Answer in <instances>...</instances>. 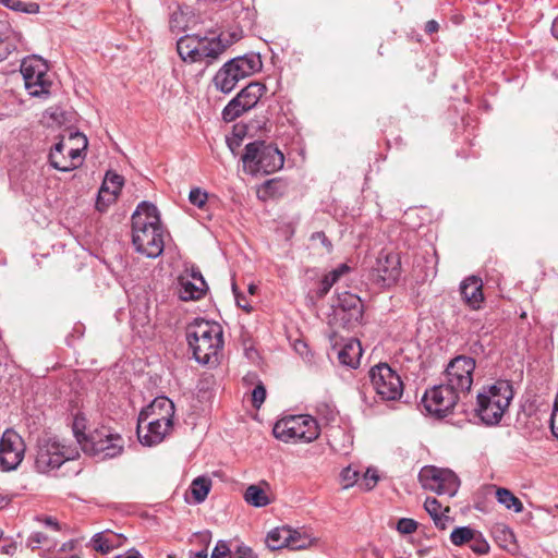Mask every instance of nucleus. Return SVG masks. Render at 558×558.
<instances>
[{"label": "nucleus", "mask_w": 558, "mask_h": 558, "mask_svg": "<svg viewBox=\"0 0 558 558\" xmlns=\"http://www.w3.org/2000/svg\"><path fill=\"white\" fill-rule=\"evenodd\" d=\"M418 481L425 489L449 497H453L460 486L458 476L451 470L434 465L422 468L418 473Z\"/></svg>", "instance_id": "9b49d317"}, {"label": "nucleus", "mask_w": 558, "mask_h": 558, "mask_svg": "<svg viewBox=\"0 0 558 558\" xmlns=\"http://www.w3.org/2000/svg\"><path fill=\"white\" fill-rule=\"evenodd\" d=\"M262 68L258 54H245L226 62L215 74V87L223 94L231 93L238 82L252 75Z\"/></svg>", "instance_id": "423d86ee"}, {"label": "nucleus", "mask_w": 558, "mask_h": 558, "mask_svg": "<svg viewBox=\"0 0 558 558\" xmlns=\"http://www.w3.org/2000/svg\"><path fill=\"white\" fill-rule=\"evenodd\" d=\"M550 429L553 435L558 439V409L553 408L550 416Z\"/></svg>", "instance_id": "13d9d810"}, {"label": "nucleus", "mask_w": 558, "mask_h": 558, "mask_svg": "<svg viewBox=\"0 0 558 558\" xmlns=\"http://www.w3.org/2000/svg\"><path fill=\"white\" fill-rule=\"evenodd\" d=\"M288 548L292 550L307 549L316 544V538L304 530L290 527L288 535Z\"/></svg>", "instance_id": "c85d7f7f"}, {"label": "nucleus", "mask_w": 558, "mask_h": 558, "mask_svg": "<svg viewBox=\"0 0 558 558\" xmlns=\"http://www.w3.org/2000/svg\"><path fill=\"white\" fill-rule=\"evenodd\" d=\"M344 488L353 486L359 481V472L351 466L344 468L340 474Z\"/></svg>", "instance_id": "37998d69"}, {"label": "nucleus", "mask_w": 558, "mask_h": 558, "mask_svg": "<svg viewBox=\"0 0 558 558\" xmlns=\"http://www.w3.org/2000/svg\"><path fill=\"white\" fill-rule=\"evenodd\" d=\"M123 177L118 173L111 171H108L106 173V177L98 193L96 204L98 209H101V206L105 204V202L109 203L116 199L123 185Z\"/></svg>", "instance_id": "aec40b11"}, {"label": "nucleus", "mask_w": 558, "mask_h": 558, "mask_svg": "<svg viewBox=\"0 0 558 558\" xmlns=\"http://www.w3.org/2000/svg\"><path fill=\"white\" fill-rule=\"evenodd\" d=\"M207 198V193L199 187H194L190 191L189 201L198 208H202L206 204Z\"/></svg>", "instance_id": "a18cd8bd"}, {"label": "nucleus", "mask_w": 558, "mask_h": 558, "mask_svg": "<svg viewBox=\"0 0 558 558\" xmlns=\"http://www.w3.org/2000/svg\"><path fill=\"white\" fill-rule=\"evenodd\" d=\"M362 356L361 343L356 339H350L338 352L339 362L351 368H355Z\"/></svg>", "instance_id": "bb28decb"}, {"label": "nucleus", "mask_w": 558, "mask_h": 558, "mask_svg": "<svg viewBox=\"0 0 558 558\" xmlns=\"http://www.w3.org/2000/svg\"><path fill=\"white\" fill-rule=\"evenodd\" d=\"M476 530L470 526L456 527L450 534V541L456 546H462L469 544L474 537Z\"/></svg>", "instance_id": "e433bc0d"}, {"label": "nucleus", "mask_w": 558, "mask_h": 558, "mask_svg": "<svg viewBox=\"0 0 558 558\" xmlns=\"http://www.w3.org/2000/svg\"><path fill=\"white\" fill-rule=\"evenodd\" d=\"M311 240L312 241H319L320 244L326 248L327 252H330L331 248H332V244L331 242L328 240V238L326 236V234L322 231L319 232H314L312 235H311Z\"/></svg>", "instance_id": "5fc2aeb1"}, {"label": "nucleus", "mask_w": 558, "mask_h": 558, "mask_svg": "<svg viewBox=\"0 0 558 558\" xmlns=\"http://www.w3.org/2000/svg\"><path fill=\"white\" fill-rule=\"evenodd\" d=\"M1 4L15 11L34 14L39 11V5L35 2H23L21 0H1Z\"/></svg>", "instance_id": "4c0bfd02"}, {"label": "nucleus", "mask_w": 558, "mask_h": 558, "mask_svg": "<svg viewBox=\"0 0 558 558\" xmlns=\"http://www.w3.org/2000/svg\"><path fill=\"white\" fill-rule=\"evenodd\" d=\"M75 541H69L64 544H62V546L60 547L59 551L60 553H65V551H72L74 548H75Z\"/></svg>", "instance_id": "774afa93"}, {"label": "nucleus", "mask_w": 558, "mask_h": 558, "mask_svg": "<svg viewBox=\"0 0 558 558\" xmlns=\"http://www.w3.org/2000/svg\"><path fill=\"white\" fill-rule=\"evenodd\" d=\"M16 548H17L16 543L10 542V543H8L5 545H2L1 548H0V551L3 555L13 556L15 554V551H16Z\"/></svg>", "instance_id": "052dcab7"}, {"label": "nucleus", "mask_w": 558, "mask_h": 558, "mask_svg": "<svg viewBox=\"0 0 558 558\" xmlns=\"http://www.w3.org/2000/svg\"><path fill=\"white\" fill-rule=\"evenodd\" d=\"M372 277L380 286L389 287L401 276V259L396 252L383 250L372 267Z\"/></svg>", "instance_id": "4468645a"}, {"label": "nucleus", "mask_w": 558, "mask_h": 558, "mask_svg": "<svg viewBox=\"0 0 558 558\" xmlns=\"http://www.w3.org/2000/svg\"><path fill=\"white\" fill-rule=\"evenodd\" d=\"M244 384H262V380L255 373H247L243 378Z\"/></svg>", "instance_id": "e2e57ef3"}, {"label": "nucleus", "mask_w": 558, "mask_h": 558, "mask_svg": "<svg viewBox=\"0 0 558 558\" xmlns=\"http://www.w3.org/2000/svg\"><path fill=\"white\" fill-rule=\"evenodd\" d=\"M132 243L136 252L156 258L163 252V229L155 205L141 203L132 215Z\"/></svg>", "instance_id": "f257e3e1"}, {"label": "nucleus", "mask_w": 558, "mask_h": 558, "mask_svg": "<svg viewBox=\"0 0 558 558\" xmlns=\"http://www.w3.org/2000/svg\"><path fill=\"white\" fill-rule=\"evenodd\" d=\"M44 523L47 526L52 527V529H54L57 531L60 530V525H59L58 521L56 519L51 518V517L45 518Z\"/></svg>", "instance_id": "69168bd1"}, {"label": "nucleus", "mask_w": 558, "mask_h": 558, "mask_svg": "<svg viewBox=\"0 0 558 558\" xmlns=\"http://www.w3.org/2000/svg\"><path fill=\"white\" fill-rule=\"evenodd\" d=\"M424 508L427 511V513L432 517L433 520H434V518L440 517L442 514L440 512L441 504L436 498H433V497L426 498V500L424 502Z\"/></svg>", "instance_id": "de8ad7c7"}, {"label": "nucleus", "mask_w": 558, "mask_h": 558, "mask_svg": "<svg viewBox=\"0 0 558 558\" xmlns=\"http://www.w3.org/2000/svg\"><path fill=\"white\" fill-rule=\"evenodd\" d=\"M244 500L256 508L266 507L270 504V499L266 492L258 485H250L243 495Z\"/></svg>", "instance_id": "473e14b6"}, {"label": "nucleus", "mask_w": 558, "mask_h": 558, "mask_svg": "<svg viewBox=\"0 0 558 558\" xmlns=\"http://www.w3.org/2000/svg\"><path fill=\"white\" fill-rule=\"evenodd\" d=\"M438 27H439L438 23L434 20H430L426 23L425 31L428 34H433L438 31Z\"/></svg>", "instance_id": "0e129e2a"}, {"label": "nucleus", "mask_w": 558, "mask_h": 558, "mask_svg": "<svg viewBox=\"0 0 558 558\" xmlns=\"http://www.w3.org/2000/svg\"><path fill=\"white\" fill-rule=\"evenodd\" d=\"M458 401L456 386H432L422 397L426 412L436 417H445L452 412Z\"/></svg>", "instance_id": "f8f14e48"}, {"label": "nucleus", "mask_w": 558, "mask_h": 558, "mask_svg": "<svg viewBox=\"0 0 558 558\" xmlns=\"http://www.w3.org/2000/svg\"><path fill=\"white\" fill-rule=\"evenodd\" d=\"M236 558H256V556L250 547L239 546L236 549Z\"/></svg>", "instance_id": "bf43d9fd"}, {"label": "nucleus", "mask_w": 558, "mask_h": 558, "mask_svg": "<svg viewBox=\"0 0 558 558\" xmlns=\"http://www.w3.org/2000/svg\"><path fill=\"white\" fill-rule=\"evenodd\" d=\"M47 541V536L44 533L36 532L33 533L27 538V546L34 548H37L40 544L45 543Z\"/></svg>", "instance_id": "864d4df0"}, {"label": "nucleus", "mask_w": 558, "mask_h": 558, "mask_svg": "<svg viewBox=\"0 0 558 558\" xmlns=\"http://www.w3.org/2000/svg\"><path fill=\"white\" fill-rule=\"evenodd\" d=\"M248 111V109L244 106L241 98L236 95L233 99H231L228 105L222 110V119L226 122H232L238 119L242 113Z\"/></svg>", "instance_id": "c9c22d12"}, {"label": "nucleus", "mask_w": 558, "mask_h": 558, "mask_svg": "<svg viewBox=\"0 0 558 558\" xmlns=\"http://www.w3.org/2000/svg\"><path fill=\"white\" fill-rule=\"evenodd\" d=\"M512 398V386H485L477 393L476 414L486 425H497Z\"/></svg>", "instance_id": "20e7f679"}, {"label": "nucleus", "mask_w": 558, "mask_h": 558, "mask_svg": "<svg viewBox=\"0 0 558 558\" xmlns=\"http://www.w3.org/2000/svg\"><path fill=\"white\" fill-rule=\"evenodd\" d=\"M365 389L361 393L366 399L367 395L378 397L381 401L400 400L403 395L404 386H363Z\"/></svg>", "instance_id": "393cba45"}, {"label": "nucleus", "mask_w": 558, "mask_h": 558, "mask_svg": "<svg viewBox=\"0 0 558 558\" xmlns=\"http://www.w3.org/2000/svg\"><path fill=\"white\" fill-rule=\"evenodd\" d=\"M169 24L172 32H185L186 29L195 26L196 19L190 7L179 5L174 11H172Z\"/></svg>", "instance_id": "b1692460"}, {"label": "nucleus", "mask_w": 558, "mask_h": 558, "mask_svg": "<svg viewBox=\"0 0 558 558\" xmlns=\"http://www.w3.org/2000/svg\"><path fill=\"white\" fill-rule=\"evenodd\" d=\"M211 480L208 476H198L190 485V493L195 504H202L211 489Z\"/></svg>", "instance_id": "2f4dec72"}, {"label": "nucleus", "mask_w": 558, "mask_h": 558, "mask_svg": "<svg viewBox=\"0 0 558 558\" xmlns=\"http://www.w3.org/2000/svg\"><path fill=\"white\" fill-rule=\"evenodd\" d=\"M245 356L251 361H255L258 357V353L255 348L250 347L245 348Z\"/></svg>", "instance_id": "338daca9"}, {"label": "nucleus", "mask_w": 558, "mask_h": 558, "mask_svg": "<svg viewBox=\"0 0 558 558\" xmlns=\"http://www.w3.org/2000/svg\"><path fill=\"white\" fill-rule=\"evenodd\" d=\"M245 170L251 174L276 172L284 163L283 154L274 145L263 141L248 143L242 156Z\"/></svg>", "instance_id": "0eeeda50"}, {"label": "nucleus", "mask_w": 558, "mask_h": 558, "mask_svg": "<svg viewBox=\"0 0 558 558\" xmlns=\"http://www.w3.org/2000/svg\"><path fill=\"white\" fill-rule=\"evenodd\" d=\"M265 84L260 82H252L246 85L238 96L243 101L244 106L250 110L254 108L263 95L266 93Z\"/></svg>", "instance_id": "cd10ccee"}, {"label": "nucleus", "mask_w": 558, "mask_h": 558, "mask_svg": "<svg viewBox=\"0 0 558 558\" xmlns=\"http://www.w3.org/2000/svg\"><path fill=\"white\" fill-rule=\"evenodd\" d=\"M482 279L472 276L464 279L460 284V292L465 303L473 310H477L484 300Z\"/></svg>", "instance_id": "412c9836"}, {"label": "nucleus", "mask_w": 558, "mask_h": 558, "mask_svg": "<svg viewBox=\"0 0 558 558\" xmlns=\"http://www.w3.org/2000/svg\"><path fill=\"white\" fill-rule=\"evenodd\" d=\"M26 446L24 439L13 429H7L0 438V468L13 471L22 463Z\"/></svg>", "instance_id": "ddd939ff"}, {"label": "nucleus", "mask_w": 558, "mask_h": 558, "mask_svg": "<svg viewBox=\"0 0 558 558\" xmlns=\"http://www.w3.org/2000/svg\"><path fill=\"white\" fill-rule=\"evenodd\" d=\"M372 384H403L399 374L387 363H378L369 369Z\"/></svg>", "instance_id": "a878e982"}, {"label": "nucleus", "mask_w": 558, "mask_h": 558, "mask_svg": "<svg viewBox=\"0 0 558 558\" xmlns=\"http://www.w3.org/2000/svg\"><path fill=\"white\" fill-rule=\"evenodd\" d=\"M475 361L465 355H459L450 361L446 368L449 384H473L472 374Z\"/></svg>", "instance_id": "a211bd4d"}, {"label": "nucleus", "mask_w": 558, "mask_h": 558, "mask_svg": "<svg viewBox=\"0 0 558 558\" xmlns=\"http://www.w3.org/2000/svg\"><path fill=\"white\" fill-rule=\"evenodd\" d=\"M449 520L448 515L441 514L440 517L434 518L435 525L440 530H445L447 527V522Z\"/></svg>", "instance_id": "680f3d73"}, {"label": "nucleus", "mask_w": 558, "mask_h": 558, "mask_svg": "<svg viewBox=\"0 0 558 558\" xmlns=\"http://www.w3.org/2000/svg\"><path fill=\"white\" fill-rule=\"evenodd\" d=\"M68 143L65 141L58 142L49 154L50 165L60 171L68 172L77 168V162L68 158L66 154Z\"/></svg>", "instance_id": "5701e85b"}, {"label": "nucleus", "mask_w": 558, "mask_h": 558, "mask_svg": "<svg viewBox=\"0 0 558 558\" xmlns=\"http://www.w3.org/2000/svg\"><path fill=\"white\" fill-rule=\"evenodd\" d=\"M274 436L284 442H311L318 438L317 421L307 414L286 415L272 428Z\"/></svg>", "instance_id": "39448f33"}, {"label": "nucleus", "mask_w": 558, "mask_h": 558, "mask_svg": "<svg viewBox=\"0 0 558 558\" xmlns=\"http://www.w3.org/2000/svg\"><path fill=\"white\" fill-rule=\"evenodd\" d=\"M349 271L350 267L347 264H340L337 268L325 275L319 282V287L316 292L317 296L319 299L324 298L329 292L331 287L340 279V277L348 274Z\"/></svg>", "instance_id": "c756f323"}, {"label": "nucleus", "mask_w": 558, "mask_h": 558, "mask_svg": "<svg viewBox=\"0 0 558 558\" xmlns=\"http://www.w3.org/2000/svg\"><path fill=\"white\" fill-rule=\"evenodd\" d=\"M266 389L265 386H255L254 390L251 393L252 405L258 410L266 399Z\"/></svg>", "instance_id": "09e8293b"}, {"label": "nucleus", "mask_w": 558, "mask_h": 558, "mask_svg": "<svg viewBox=\"0 0 558 558\" xmlns=\"http://www.w3.org/2000/svg\"><path fill=\"white\" fill-rule=\"evenodd\" d=\"M470 548L477 555H485L489 551V544L484 538L483 534L476 530L474 537L469 543Z\"/></svg>", "instance_id": "79ce46f5"}, {"label": "nucleus", "mask_w": 558, "mask_h": 558, "mask_svg": "<svg viewBox=\"0 0 558 558\" xmlns=\"http://www.w3.org/2000/svg\"><path fill=\"white\" fill-rule=\"evenodd\" d=\"M335 312L348 313L349 320H359L363 315V305L361 299L351 292L344 291L338 294L336 303L332 305Z\"/></svg>", "instance_id": "6ab92c4d"}, {"label": "nucleus", "mask_w": 558, "mask_h": 558, "mask_svg": "<svg viewBox=\"0 0 558 558\" xmlns=\"http://www.w3.org/2000/svg\"><path fill=\"white\" fill-rule=\"evenodd\" d=\"M124 449V439L107 427L95 429L83 441V451L100 460L112 459L120 456Z\"/></svg>", "instance_id": "1a4fd4ad"}, {"label": "nucleus", "mask_w": 558, "mask_h": 558, "mask_svg": "<svg viewBox=\"0 0 558 558\" xmlns=\"http://www.w3.org/2000/svg\"><path fill=\"white\" fill-rule=\"evenodd\" d=\"M25 88L33 97H48L52 80L48 74V64L39 57L25 58L21 64Z\"/></svg>", "instance_id": "9d476101"}, {"label": "nucleus", "mask_w": 558, "mask_h": 558, "mask_svg": "<svg viewBox=\"0 0 558 558\" xmlns=\"http://www.w3.org/2000/svg\"><path fill=\"white\" fill-rule=\"evenodd\" d=\"M69 459L71 452L57 437L44 435L37 439L35 469L39 473L47 474L57 470Z\"/></svg>", "instance_id": "6e6552de"}, {"label": "nucleus", "mask_w": 558, "mask_h": 558, "mask_svg": "<svg viewBox=\"0 0 558 558\" xmlns=\"http://www.w3.org/2000/svg\"><path fill=\"white\" fill-rule=\"evenodd\" d=\"M186 339L199 364H218L223 348V331L218 323L195 319L187 327Z\"/></svg>", "instance_id": "f03ea898"}, {"label": "nucleus", "mask_w": 558, "mask_h": 558, "mask_svg": "<svg viewBox=\"0 0 558 558\" xmlns=\"http://www.w3.org/2000/svg\"><path fill=\"white\" fill-rule=\"evenodd\" d=\"M65 143L70 146H80L81 150H85L88 144L86 136L80 132L71 133Z\"/></svg>", "instance_id": "8fccbe9b"}, {"label": "nucleus", "mask_w": 558, "mask_h": 558, "mask_svg": "<svg viewBox=\"0 0 558 558\" xmlns=\"http://www.w3.org/2000/svg\"><path fill=\"white\" fill-rule=\"evenodd\" d=\"M86 426H87L86 417L83 414L77 413L74 416L72 428H73V434H74L77 442L81 445L82 449H83V441H85L88 438V434H85Z\"/></svg>", "instance_id": "58836bf2"}, {"label": "nucleus", "mask_w": 558, "mask_h": 558, "mask_svg": "<svg viewBox=\"0 0 558 558\" xmlns=\"http://www.w3.org/2000/svg\"><path fill=\"white\" fill-rule=\"evenodd\" d=\"M126 541L122 534L113 533L109 530L96 533L90 539V546L100 554H108L116 548L121 547Z\"/></svg>", "instance_id": "4be33fe9"}, {"label": "nucleus", "mask_w": 558, "mask_h": 558, "mask_svg": "<svg viewBox=\"0 0 558 558\" xmlns=\"http://www.w3.org/2000/svg\"><path fill=\"white\" fill-rule=\"evenodd\" d=\"M295 351L306 361L312 362L313 354L307 348V344L303 341H296L294 344Z\"/></svg>", "instance_id": "603ef678"}, {"label": "nucleus", "mask_w": 558, "mask_h": 558, "mask_svg": "<svg viewBox=\"0 0 558 558\" xmlns=\"http://www.w3.org/2000/svg\"><path fill=\"white\" fill-rule=\"evenodd\" d=\"M230 553L229 546L225 541H219L211 554V558H226Z\"/></svg>", "instance_id": "3c124183"}, {"label": "nucleus", "mask_w": 558, "mask_h": 558, "mask_svg": "<svg viewBox=\"0 0 558 558\" xmlns=\"http://www.w3.org/2000/svg\"><path fill=\"white\" fill-rule=\"evenodd\" d=\"M290 526H280L271 530L267 534V546L271 550H277L280 548H288V535H289Z\"/></svg>", "instance_id": "f704fd0d"}, {"label": "nucleus", "mask_w": 558, "mask_h": 558, "mask_svg": "<svg viewBox=\"0 0 558 558\" xmlns=\"http://www.w3.org/2000/svg\"><path fill=\"white\" fill-rule=\"evenodd\" d=\"M81 148L80 146H70L68 144L66 154L68 158H71L72 161L77 162V167L81 165Z\"/></svg>", "instance_id": "6e6d98bb"}, {"label": "nucleus", "mask_w": 558, "mask_h": 558, "mask_svg": "<svg viewBox=\"0 0 558 558\" xmlns=\"http://www.w3.org/2000/svg\"><path fill=\"white\" fill-rule=\"evenodd\" d=\"M138 417L141 422H146L148 420H158L169 424H173L174 404L167 397H157L146 408H144L141 411Z\"/></svg>", "instance_id": "f3484780"}, {"label": "nucleus", "mask_w": 558, "mask_h": 558, "mask_svg": "<svg viewBox=\"0 0 558 558\" xmlns=\"http://www.w3.org/2000/svg\"><path fill=\"white\" fill-rule=\"evenodd\" d=\"M281 183L278 180H268L265 182L262 187L258 190V197L262 199H267L270 197H275L281 193Z\"/></svg>", "instance_id": "a19ab883"}, {"label": "nucleus", "mask_w": 558, "mask_h": 558, "mask_svg": "<svg viewBox=\"0 0 558 558\" xmlns=\"http://www.w3.org/2000/svg\"><path fill=\"white\" fill-rule=\"evenodd\" d=\"M496 499L508 510H513L517 513L523 511L522 501L514 496V494L505 487H499L496 489Z\"/></svg>", "instance_id": "72a5a7b5"}, {"label": "nucleus", "mask_w": 558, "mask_h": 558, "mask_svg": "<svg viewBox=\"0 0 558 558\" xmlns=\"http://www.w3.org/2000/svg\"><path fill=\"white\" fill-rule=\"evenodd\" d=\"M230 45L231 41L222 40L220 36L207 38L197 35H185L177 41V50L184 61L211 64Z\"/></svg>", "instance_id": "7ed1b4c3"}, {"label": "nucleus", "mask_w": 558, "mask_h": 558, "mask_svg": "<svg viewBox=\"0 0 558 558\" xmlns=\"http://www.w3.org/2000/svg\"><path fill=\"white\" fill-rule=\"evenodd\" d=\"M315 410L320 420L325 421L326 423L333 422L338 415L335 405L327 401L318 402Z\"/></svg>", "instance_id": "ea45409f"}, {"label": "nucleus", "mask_w": 558, "mask_h": 558, "mask_svg": "<svg viewBox=\"0 0 558 558\" xmlns=\"http://www.w3.org/2000/svg\"><path fill=\"white\" fill-rule=\"evenodd\" d=\"M353 444V438L350 433H347L345 430L341 428H335L332 433L330 434L329 438V445L330 447L341 453L347 454L349 453L351 447Z\"/></svg>", "instance_id": "7c9ffc66"}, {"label": "nucleus", "mask_w": 558, "mask_h": 558, "mask_svg": "<svg viewBox=\"0 0 558 558\" xmlns=\"http://www.w3.org/2000/svg\"><path fill=\"white\" fill-rule=\"evenodd\" d=\"M232 290H233L238 306H240L241 308H243L246 312H250L252 310L251 305L246 302L245 298L242 296L238 292V288L234 283L232 284Z\"/></svg>", "instance_id": "4d7b16f0"}, {"label": "nucleus", "mask_w": 558, "mask_h": 558, "mask_svg": "<svg viewBox=\"0 0 558 558\" xmlns=\"http://www.w3.org/2000/svg\"><path fill=\"white\" fill-rule=\"evenodd\" d=\"M178 294L182 301L201 299L208 287L199 270H185L178 279Z\"/></svg>", "instance_id": "2eb2a0df"}, {"label": "nucleus", "mask_w": 558, "mask_h": 558, "mask_svg": "<svg viewBox=\"0 0 558 558\" xmlns=\"http://www.w3.org/2000/svg\"><path fill=\"white\" fill-rule=\"evenodd\" d=\"M378 480H379V476H378L377 472L375 470L368 469L364 473L363 478L361 480L359 485L364 490H371V489H373L376 486Z\"/></svg>", "instance_id": "c03bdc74"}, {"label": "nucleus", "mask_w": 558, "mask_h": 558, "mask_svg": "<svg viewBox=\"0 0 558 558\" xmlns=\"http://www.w3.org/2000/svg\"><path fill=\"white\" fill-rule=\"evenodd\" d=\"M173 424L158 420H148L137 423V438L143 446L159 445L171 433Z\"/></svg>", "instance_id": "dca6fc26"}, {"label": "nucleus", "mask_w": 558, "mask_h": 558, "mask_svg": "<svg viewBox=\"0 0 558 558\" xmlns=\"http://www.w3.org/2000/svg\"><path fill=\"white\" fill-rule=\"evenodd\" d=\"M397 530L401 534H412L417 530V522L413 519L402 518L397 523Z\"/></svg>", "instance_id": "49530a36"}]
</instances>
